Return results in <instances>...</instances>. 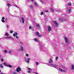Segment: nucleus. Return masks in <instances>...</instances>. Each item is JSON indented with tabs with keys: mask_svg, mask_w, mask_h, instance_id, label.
I'll return each instance as SVG.
<instances>
[{
	"mask_svg": "<svg viewBox=\"0 0 74 74\" xmlns=\"http://www.w3.org/2000/svg\"><path fill=\"white\" fill-rule=\"evenodd\" d=\"M5 36H7L8 37H5V38H10V39H11L12 40H14V39L12 38V37L11 36H8V35L9 34H8L6 33V34H5Z\"/></svg>",
	"mask_w": 74,
	"mask_h": 74,
	"instance_id": "1",
	"label": "nucleus"
},
{
	"mask_svg": "<svg viewBox=\"0 0 74 74\" xmlns=\"http://www.w3.org/2000/svg\"><path fill=\"white\" fill-rule=\"evenodd\" d=\"M65 42L66 44H69V39L65 37Z\"/></svg>",
	"mask_w": 74,
	"mask_h": 74,
	"instance_id": "2",
	"label": "nucleus"
},
{
	"mask_svg": "<svg viewBox=\"0 0 74 74\" xmlns=\"http://www.w3.org/2000/svg\"><path fill=\"white\" fill-rule=\"evenodd\" d=\"M3 64L5 66H6L7 67H11L12 66L11 65H8L7 64V63L6 62H4L3 63Z\"/></svg>",
	"mask_w": 74,
	"mask_h": 74,
	"instance_id": "3",
	"label": "nucleus"
},
{
	"mask_svg": "<svg viewBox=\"0 0 74 74\" xmlns=\"http://www.w3.org/2000/svg\"><path fill=\"white\" fill-rule=\"evenodd\" d=\"M50 65L51 66V67H54V68H56V69L57 68V66L53 64H51Z\"/></svg>",
	"mask_w": 74,
	"mask_h": 74,
	"instance_id": "4",
	"label": "nucleus"
},
{
	"mask_svg": "<svg viewBox=\"0 0 74 74\" xmlns=\"http://www.w3.org/2000/svg\"><path fill=\"white\" fill-rule=\"evenodd\" d=\"M20 22L21 23H24V22H25V19L23 17L21 18V20H20Z\"/></svg>",
	"mask_w": 74,
	"mask_h": 74,
	"instance_id": "5",
	"label": "nucleus"
},
{
	"mask_svg": "<svg viewBox=\"0 0 74 74\" xmlns=\"http://www.w3.org/2000/svg\"><path fill=\"white\" fill-rule=\"evenodd\" d=\"M53 23L56 26V27H58V23L56 21H53Z\"/></svg>",
	"mask_w": 74,
	"mask_h": 74,
	"instance_id": "6",
	"label": "nucleus"
},
{
	"mask_svg": "<svg viewBox=\"0 0 74 74\" xmlns=\"http://www.w3.org/2000/svg\"><path fill=\"white\" fill-rule=\"evenodd\" d=\"M16 71H17V72H19V71H21V69L19 67H18L16 69Z\"/></svg>",
	"mask_w": 74,
	"mask_h": 74,
	"instance_id": "7",
	"label": "nucleus"
},
{
	"mask_svg": "<svg viewBox=\"0 0 74 74\" xmlns=\"http://www.w3.org/2000/svg\"><path fill=\"white\" fill-rule=\"evenodd\" d=\"M48 32H50V31H51V30H52V29H51V27L49 26H48Z\"/></svg>",
	"mask_w": 74,
	"mask_h": 74,
	"instance_id": "8",
	"label": "nucleus"
},
{
	"mask_svg": "<svg viewBox=\"0 0 74 74\" xmlns=\"http://www.w3.org/2000/svg\"><path fill=\"white\" fill-rule=\"evenodd\" d=\"M59 70L60 71H61V72H65V70L61 69L60 68L59 69Z\"/></svg>",
	"mask_w": 74,
	"mask_h": 74,
	"instance_id": "9",
	"label": "nucleus"
},
{
	"mask_svg": "<svg viewBox=\"0 0 74 74\" xmlns=\"http://www.w3.org/2000/svg\"><path fill=\"white\" fill-rule=\"evenodd\" d=\"M36 34L37 36H38V37H41V35H39V33L38 32H37L36 33Z\"/></svg>",
	"mask_w": 74,
	"mask_h": 74,
	"instance_id": "10",
	"label": "nucleus"
},
{
	"mask_svg": "<svg viewBox=\"0 0 74 74\" xmlns=\"http://www.w3.org/2000/svg\"><path fill=\"white\" fill-rule=\"evenodd\" d=\"M4 19H5V18L4 17H2L1 20L2 22L3 23H4L5 21H4Z\"/></svg>",
	"mask_w": 74,
	"mask_h": 74,
	"instance_id": "11",
	"label": "nucleus"
},
{
	"mask_svg": "<svg viewBox=\"0 0 74 74\" xmlns=\"http://www.w3.org/2000/svg\"><path fill=\"white\" fill-rule=\"evenodd\" d=\"M18 50V51H23V48L22 46H21Z\"/></svg>",
	"mask_w": 74,
	"mask_h": 74,
	"instance_id": "12",
	"label": "nucleus"
},
{
	"mask_svg": "<svg viewBox=\"0 0 74 74\" xmlns=\"http://www.w3.org/2000/svg\"><path fill=\"white\" fill-rule=\"evenodd\" d=\"M30 58H28L27 59V60L26 61V62L27 63H29V60H30Z\"/></svg>",
	"mask_w": 74,
	"mask_h": 74,
	"instance_id": "13",
	"label": "nucleus"
},
{
	"mask_svg": "<svg viewBox=\"0 0 74 74\" xmlns=\"http://www.w3.org/2000/svg\"><path fill=\"white\" fill-rule=\"evenodd\" d=\"M53 62V60H52L51 59H50V60H49V63H50V64H51V63H52Z\"/></svg>",
	"mask_w": 74,
	"mask_h": 74,
	"instance_id": "14",
	"label": "nucleus"
},
{
	"mask_svg": "<svg viewBox=\"0 0 74 74\" xmlns=\"http://www.w3.org/2000/svg\"><path fill=\"white\" fill-rule=\"evenodd\" d=\"M71 8H69L67 12H69V13H70L71 12Z\"/></svg>",
	"mask_w": 74,
	"mask_h": 74,
	"instance_id": "15",
	"label": "nucleus"
},
{
	"mask_svg": "<svg viewBox=\"0 0 74 74\" xmlns=\"http://www.w3.org/2000/svg\"><path fill=\"white\" fill-rule=\"evenodd\" d=\"M71 70H74V65L73 64L71 65Z\"/></svg>",
	"mask_w": 74,
	"mask_h": 74,
	"instance_id": "16",
	"label": "nucleus"
},
{
	"mask_svg": "<svg viewBox=\"0 0 74 74\" xmlns=\"http://www.w3.org/2000/svg\"><path fill=\"white\" fill-rule=\"evenodd\" d=\"M28 69H29V71H28V73H30V70H31V69L29 68H28Z\"/></svg>",
	"mask_w": 74,
	"mask_h": 74,
	"instance_id": "17",
	"label": "nucleus"
},
{
	"mask_svg": "<svg viewBox=\"0 0 74 74\" xmlns=\"http://www.w3.org/2000/svg\"><path fill=\"white\" fill-rule=\"evenodd\" d=\"M18 35V33L16 32H15V34H13V36L14 37H15V36H17Z\"/></svg>",
	"mask_w": 74,
	"mask_h": 74,
	"instance_id": "18",
	"label": "nucleus"
},
{
	"mask_svg": "<svg viewBox=\"0 0 74 74\" xmlns=\"http://www.w3.org/2000/svg\"><path fill=\"white\" fill-rule=\"evenodd\" d=\"M34 4L35 7H38V5H37V3H36V2H35L34 3Z\"/></svg>",
	"mask_w": 74,
	"mask_h": 74,
	"instance_id": "19",
	"label": "nucleus"
},
{
	"mask_svg": "<svg viewBox=\"0 0 74 74\" xmlns=\"http://www.w3.org/2000/svg\"><path fill=\"white\" fill-rule=\"evenodd\" d=\"M0 67H1V69H3V65H2L1 64H0Z\"/></svg>",
	"mask_w": 74,
	"mask_h": 74,
	"instance_id": "20",
	"label": "nucleus"
},
{
	"mask_svg": "<svg viewBox=\"0 0 74 74\" xmlns=\"http://www.w3.org/2000/svg\"><path fill=\"white\" fill-rule=\"evenodd\" d=\"M36 26H37V27H40V24H39L38 23L36 24Z\"/></svg>",
	"mask_w": 74,
	"mask_h": 74,
	"instance_id": "21",
	"label": "nucleus"
},
{
	"mask_svg": "<svg viewBox=\"0 0 74 74\" xmlns=\"http://www.w3.org/2000/svg\"><path fill=\"white\" fill-rule=\"evenodd\" d=\"M34 41H36V42H37L38 41V40L37 39V38H35L34 39Z\"/></svg>",
	"mask_w": 74,
	"mask_h": 74,
	"instance_id": "22",
	"label": "nucleus"
},
{
	"mask_svg": "<svg viewBox=\"0 0 74 74\" xmlns=\"http://www.w3.org/2000/svg\"><path fill=\"white\" fill-rule=\"evenodd\" d=\"M64 21V20L63 18H61L60 19V21H61V22H63Z\"/></svg>",
	"mask_w": 74,
	"mask_h": 74,
	"instance_id": "23",
	"label": "nucleus"
},
{
	"mask_svg": "<svg viewBox=\"0 0 74 74\" xmlns=\"http://www.w3.org/2000/svg\"><path fill=\"white\" fill-rule=\"evenodd\" d=\"M68 5H69V6H71V3H68Z\"/></svg>",
	"mask_w": 74,
	"mask_h": 74,
	"instance_id": "24",
	"label": "nucleus"
},
{
	"mask_svg": "<svg viewBox=\"0 0 74 74\" xmlns=\"http://www.w3.org/2000/svg\"><path fill=\"white\" fill-rule=\"evenodd\" d=\"M51 11H52V12H54V10L53 8H51Z\"/></svg>",
	"mask_w": 74,
	"mask_h": 74,
	"instance_id": "25",
	"label": "nucleus"
},
{
	"mask_svg": "<svg viewBox=\"0 0 74 74\" xmlns=\"http://www.w3.org/2000/svg\"><path fill=\"white\" fill-rule=\"evenodd\" d=\"M25 56H27V57H28V56H29V54H25Z\"/></svg>",
	"mask_w": 74,
	"mask_h": 74,
	"instance_id": "26",
	"label": "nucleus"
},
{
	"mask_svg": "<svg viewBox=\"0 0 74 74\" xmlns=\"http://www.w3.org/2000/svg\"><path fill=\"white\" fill-rule=\"evenodd\" d=\"M10 33H13V31L12 30H10Z\"/></svg>",
	"mask_w": 74,
	"mask_h": 74,
	"instance_id": "27",
	"label": "nucleus"
},
{
	"mask_svg": "<svg viewBox=\"0 0 74 74\" xmlns=\"http://www.w3.org/2000/svg\"><path fill=\"white\" fill-rule=\"evenodd\" d=\"M7 5L8 7H10V3H8Z\"/></svg>",
	"mask_w": 74,
	"mask_h": 74,
	"instance_id": "28",
	"label": "nucleus"
},
{
	"mask_svg": "<svg viewBox=\"0 0 74 74\" xmlns=\"http://www.w3.org/2000/svg\"><path fill=\"white\" fill-rule=\"evenodd\" d=\"M58 57H56V60H58Z\"/></svg>",
	"mask_w": 74,
	"mask_h": 74,
	"instance_id": "29",
	"label": "nucleus"
},
{
	"mask_svg": "<svg viewBox=\"0 0 74 74\" xmlns=\"http://www.w3.org/2000/svg\"><path fill=\"white\" fill-rule=\"evenodd\" d=\"M9 27V26H8V25H7V26H6L7 28V29H8V28Z\"/></svg>",
	"mask_w": 74,
	"mask_h": 74,
	"instance_id": "30",
	"label": "nucleus"
},
{
	"mask_svg": "<svg viewBox=\"0 0 74 74\" xmlns=\"http://www.w3.org/2000/svg\"><path fill=\"white\" fill-rule=\"evenodd\" d=\"M29 29H32V27L31 26H30L29 27Z\"/></svg>",
	"mask_w": 74,
	"mask_h": 74,
	"instance_id": "31",
	"label": "nucleus"
},
{
	"mask_svg": "<svg viewBox=\"0 0 74 74\" xmlns=\"http://www.w3.org/2000/svg\"><path fill=\"white\" fill-rule=\"evenodd\" d=\"M7 51L6 50H5L4 51L5 53H7Z\"/></svg>",
	"mask_w": 74,
	"mask_h": 74,
	"instance_id": "32",
	"label": "nucleus"
},
{
	"mask_svg": "<svg viewBox=\"0 0 74 74\" xmlns=\"http://www.w3.org/2000/svg\"><path fill=\"white\" fill-rule=\"evenodd\" d=\"M36 65H38V63L37 62H36Z\"/></svg>",
	"mask_w": 74,
	"mask_h": 74,
	"instance_id": "33",
	"label": "nucleus"
},
{
	"mask_svg": "<svg viewBox=\"0 0 74 74\" xmlns=\"http://www.w3.org/2000/svg\"><path fill=\"white\" fill-rule=\"evenodd\" d=\"M30 7L31 8H33V5H30Z\"/></svg>",
	"mask_w": 74,
	"mask_h": 74,
	"instance_id": "34",
	"label": "nucleus"
},
{
	"mask_svg": "<svg viewBox=\"0 0 74 74\" xmlns=\"http://www.w3.org/2000/svg\"><path fill=\"white\" fill-rule=\"evenodd\" d=\"M43 12H41V13H40V15H43Z\"/></svg>",
	"mask_w": 74,
	"mask_h": 74,
	"instance_id": "35",
	"label": "nucleus"
},
{
	"mask_svg": "<svg viewBox=\"0 0 74 74\" xmlns=\"http://www.w3.org/2000/svg\"><path fill=\"white\" fill-rule=\"evenodd\" d=\"M45 12H48V10H45Z\"/></svg>",
	"mask_w": 74,
	"mask_h": 74,
	"instance_id": "36",
	"label": "nucleus"
},
{
	"mask_svg": "<svg viewBox=\"0 0 74 74\" xmlns=\"http://www.w3.org/2000/svg\"><path fill=\"white\" fill-rule=\"evenodd\" d=\"M13 74H16V73L14 72V73H13Z\"/></svg>",
	"mask_w": 74,
	"mask_h": 74,
	"instance_id": "37",
	"label": "nucleus"
},
{
	"mask_svg": "<svg viewBox=\"0 0 74 74\" xmlns=\"http://www.w3.org/2000/svg\"><path fill=\"white\" fill-rule=\"evenodd\" d=\"M40 2H41V3H43V1H42V0H40Z\"/></svg>",
	"mask_w": 74,
	"mask_h": 74,
	"instance_id": "38",
	"label": "nucleus"
},
{
	"mask_svg": "<svg viewBox=\"0 0 74 74\" xmlns=\"http://www.w3.org/2000/svg\"><path fill=\"white\" fill-rule=\"evenodd\" d=\"M16 38H17V39H18V38H19L18 37V36H16Z\"/></svg>",
	"mask_w": 74,
	"mask_h": 74,
	"instance_id": "39",
	"label": "nucleus"
},
{
	"mask_svg": "<svg viewBox=\"0 0 74 74\" xmlns=\"http://www.w3.org/2000/svg\"><path fill=\"white\" fill-rule=\"evenodd\" d=\"M1 61H2V62H3V59H1Z\"/></svg>",
	"mask_w": 74,
	"mask_h": 74,
	"instance_id": "40",
	"label": "nucleus"
},
{
	"mask_svg": "<svg viewBox=\"0 0 74 74\" xmlns=\"http://www.w3.org/2000/svg\"><path fill=\"white\" fill-rule=\"evenodd\" d=\"M11 53V51H9V53Z\"/></svg>",
	"mask_w": 74,
	"mask_h": 74,
	"instance_id": "41",
	"label": "nucleus"
},
{
	"mask_svg": "<svg viewBox=\"0 0 74 74\" xmlns=\"http://www.w3.org/2000/svg\"><path fill=\"white\" fill-rule=\"evenodd\" d=\"M57 11L59 12V10H56Z\"/></svg>",
	"mask_w": 74,
	"mask_h": 74,
	"instance_id": "42",
	"label": "nucleus"
},
{
	"mask_svg": "<svg viewBox=\"0 0 74 74\" xmlns=\"http://www.w3.org/2000/svg\"><path fill=\"white\" fill-rule=\"evenodd\" d=\"M7 18H6L5 19V21H7Z\"/></svg>",
	"mask_w": 74,
	"mask_h": 74,
	"instance_id": "43",
	"label": "nucleus"
},
{
	"mask_svg": "<svg viewBox=\"0 0 74 74\" xmlns=\"http://www.w3.org/2000/svg\"><path fill=\"white\" fill-rule=\"evenodd\" d=\"M35 74H38V73H35Z\"/></svg>",
	"mask_w": 74,
	"mask_h": 74,
	"instance_id": "44",
	"label": "nucleus"
},
{
	"mask_svg": "<svg viewBox=\"0 0 74 74\" xmlns=\"http://www.w3.org/2000/svg\"><path fill=\"white\" fill-rule=\"evenodd\" d=\"M31 0L32 1H34V0Z\"/></svg>",
	"mask_w": 74,
	"mask_h": 74,
	"instance_id": "45",
	"label": "nucleus"
},
{
	"mask_svg": "<svg viewBox=\"0 0 74 74\" xmlns=\"http://www.w3.org/2000/svg\"><path fill=\"white\" fill-rule=\"evenodd\" d=\"M15 6L16 7H17V8H18V7H17V6Z\"/></svg>",
	"mask_w": 74,
	"mask_h": 74,
	"instance_id": "46",
	"label": "nucleus"
},
{
	"mask_svg": "<svg viewBox=\"0 0 74 74\" xmlns=\"http://www.w3.org/2000/svg\"><path fill=\"white\" fill-rule=\"evenodd\" d=\"M1 55H0V58H1Z\"/></svg>",
	"mask_w": 74,
	"mask_h": 74,
	"instance_id": "47",
	"label": "nucleus"
},
{
	"mask_svg": "<svg viewBox=\"0 0 74 74\" xmlns=\"http://www.w3.org/2000/svg\"><path fill=\"white\" fill-rule=\"evenodd\" d=\"M64 40H65V37H64Z\"/></svg>",
	"mask_w": 74,
	"mask_h": 74,
	"instance_id": "48",
	"label": "nucleus"
},
{
	"mask_svg": "<svg viewBox=\"0 0 74 74\" xmlns=\"http://www.w3.org/2000/svg\"><path fill=\"white\" fill-rule=\"evenodd\" d=\"M1 72V70L0 69V72Z\"/></svg>",
	"mask_w": 74,
	"mask_h": 74,
	"instance_id": "49",
	"label": "nucleus"
},
{
	"mask_svg": "<svg viewBox=\"0 0 74 74\" xmlns=\"http://www.w3.org/2000/svg\"><path fill=\"white\" fill-rule=\"evenodd\" d=\"M21 43H22V42H21Z\"/></svg>",
	"mask_w": 74,
	"mask_h": 74,
	"instance_id": "50",
	"label": "nucleus"
}]
</instances>
